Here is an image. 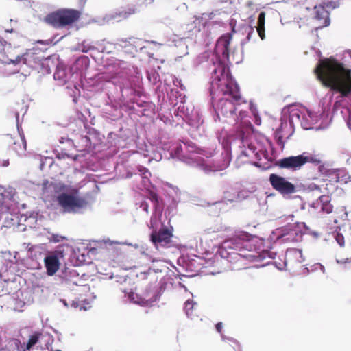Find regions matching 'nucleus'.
I'll return each instance as SVG.
<instances>
[{
    "mask_svg": "<svg viewBox=\"0 0 351 351\" xmlns=\"http://www.w3.org/2000/svg\"><path fill=\"white\" fill-rule=\"evenodd\" d=\"M231 38V35L226 34L221 36L216 43L215 53L210 59L211 82L209 93L212 102L216 95H223L214 106L216 112L215 121H220L222 117L225 122L233 126H244V130L239 132V136L243 139L252 130L253 126L250 121L244 119L247 112L241 109V106L245 101L242 100L239 85L233 79L228 64Z\"/></svg>",
    "mask_w": 351,
    "mask_h": 351,
    "instance_id": "nucleus-1",
    "label": "nucleus"
},
{
    "mask_svg": "<svg viewBox=\"0 0 351 351\" xmlns=\"http://www.w3.org/2000/svg\"><path fill=\"white\" fill-rule=\"evenodd\" d=\"M322 85L330 88L329 93L322 99V119L316 130L327 128L332 118H329L332 99L337 94L332 108V114L341 115L351 130V69L332 57L320 59L314 69Z\"/></svg>",
    "mask_w": 351,
    "mask_h": 351,
    "instance_id": "nucleus-2",
    "label": "nucleus"
},
{
    "mask_svg": "<svg viewBox=\"0 0 351 351\" xmlns=\"http://www.w3.org/2000/svg\"><path fill=\"white\" fill-rule=\"evenodd\" d=\"M133 69V72L130 75L122 73L112 80L99 82L97 86L99 88H104V87L118 86L121 96L125 100L136 104L138 107H148L150 104L140 99L143 95L141 75L137 69L134 68Z\"/></svg>",
    "mask_w": 351,
    "mask_h": 351,
    "instance_id": "nucleus-3",
    "label": "nucleus"
},
{
    "mask_svg": "<svg viewBox=\"0 0 351 351\" xmlns=\"http://www.w3.org/2000/svg\"><path fill=\"white\" fill-rule=\"evenodd\" d=\"M182 143H178L173 145L169 151V156H165L168 159H178L184 163L191 167L198 168L205 173H209L212 171H220L223 169L221 167L214 169L212 167L207 165L203 158L200 156L204 151L198 147L196 143L189 139L182 141ZM224 167V168H226Z\"/></svg>",
    "mask_w": 351,
    "mask_h": 351,
    "instance_id": "nucleus-4",
    "label": "nucleus"
},
{
    "mask_svg": "<svg viewBox=\"0 0 351 351\" xmlns=\"http://www.w3.org/2000/svg\"><path fill=\"white\" fill-rule=\"evenodd\" d=\"M293 218L294 216L293 215H283L278 218L280 223L284 221H287V223L273 232L274 234H277V240L281 239L284 243L299 242L302 241L304 234L302 228H305L306 224L299 222L291 223L293 221Z\"/></svg>",
    "mask_w": 351,
    "mask_h": 351,
    "instance_id": "nucleus-5",
    "label": "nucleus"
},
{
    "mask_svg": "<svg viewBox=\"0 0 351 351\" xmlns=\"http://www.w3.org/2000/svg\"><path fill=\"white\" fill-rule=\"evenodd\" d=\"M254 237L247 232L240 231L236 232L231 238L224 241L219 250L220 256L223 258H228L232 254H237L247 257V254H241L237 252L248 249L249 242Z\"/></svg>",
    "mask_w": 351,
    "mask_h": 351,
    "instance_id": "nucleus-6",
    "label": "nucleus"
},
{
    "mask_svg": "<svg viewBox=\"0 0 351 351\" xmlns=\"http://www.w3.org/2000/svg\"><path fill=\"white\" fill-rule=\"evenodd\" d=\"M81 13L74 9H59L48 14L44 22L56 29H62L77 22Z\"/></svg>",
    "mask_w": 351,
    "mask_h": 351,
    "instance_id": "nucleus-7",
    "label": "nucleus"
},
{
    "mask_svg": "<svg viewBox=\"0 0 351 351\" xmlns=\"http://www.w3.org/2000/svg\"><path fill=\"white\" fill-rule=\"evenodd\" d=\"M291 108H292V106H287V110H286V108L283 109V116L280 119V125L276 129V130L274 132V137L276 141L278 143V145L281 147V148H283L285 146L282 132L284 129L288 125L287 118L285 116L286 113L289 112V123L290 126L292 128H293V125L295 123H300L301 121L303 116L298 110L293 109L290 110Z\"/></svg>",
    "mask_w": 351,
    "mask_h": 351,
    "instance_id": "nucleus-8",
    "label": "nucleus"
},
{
    "mask_svg": "<svg viewBox=\"0 0 351 351\" xmlns=\"http://www.w3.org/2000/svg\"><path fill=\"white\" fill-rule=\"evenodd\" d=\"M171 104L173 106V114L176 118H181L184 121L191 114L194 107L191 104L186 103V96L178 91H171Z\"/></svg>",
    "mask_w": 351,
    "mask_h": 351,
    "instance_id": "nucleus-9",
    "label": "nucleus"
},
{
    "mask_svg": "<svg viewBox=\"0 0 351 351\" xmlns=\"http://www.w3.org/2000/svg\"><path fill=\"white\" fill-rule=\"evenodd\" d=\"M339 5L340 0H322L319 5L315 6V19L319 23L315 29H322L330 25V14L326 8L333 10L338 8Z\"/></svg>",
    "mask_w": 351,
    "mask_h": 351,
    "instance_id": "nucleus-10",
    "label": "nucleus"
},
{
    "mask_svg": "<svg viewBox=\"0 0 351 351\" xmlns=\"http://www.w3.org/2000/svg\"><path fill=\"white\" fill-rule=\"evenodd\" d=\"M172 232L165 226H162L159 230H153L150 234V241L156 250L163 252V250L169 248L172 245Z\"/></svg>",
    "mask_w": 351,
    "mask_h": 351,
    "instance_id": "nucleus-11",
    "label": "nucleus"
},
{
    "mask_svg": "<svg viewBox=\"0 0 351 351\" xmlns=\"http://www.w3.org/2000/svg\"><path fill=\"white\" fill-rule=\"evenodd\" d=\"M165 289V284H149L142 291L143 306H149L158 301Z\"/></svg>",
    "mask_w": 351,
    "mask_h": 351,
    "instance_id": "nucleus-12",
    "label": "nucleus"
},
{
    "mask_svg": "<svg viewBox=\"0 0 351 351\" xmlns=\"http://www.w3.org/2000/svg\"><path fill=\"white\" fill-rule=\"evenodd\" d=\"M272 187L283 196L293 194L297 192L296 186L285 178L276 173H271L269 178Z\"/></svg>",
    "mask_w": 351,
    "mask_h": 351,
    "instance_id": "nucleus-13",
    "label": "nucleus"
},
{
    "mask_svg": "<svg viewBox=\"0 0 351 351\" xmlns=\"http://www.w3.org/2000/svg\"><path fill=\"white\" fill-rule=\"evenodd\" d=\"M137 9L133 7H130L127 10L121 11L119 12L106 14L104 16H97L89 19V23H94L99 25H104L110 23L114 21H120L122 19H126L131 14L137 12Z\"/></svg>",
    "mask_w": 351,
    "mask_h": 351,
    "instance_id": "nucleus-14",
    "label": "nucleus"
},
{
    "mask_svg": "<svg viewBox=\"0 0 351 351\" xmlns=\"http://www.w3.org/2000/svg\"><path fill=\"white\" fill-rule=\"evenodd\" d=\"M244 130V126H234L235 135L226 136L219 138L221 142L223 149H224L226 156L230 154L231 146L232 145H237V144L244 145L245 141L247 138L248 136L251 134L252 130L245 134V138L241 139L239 136V132Z\"/></svg>",
    "mask_w": 351,
    "mask_h": 351,
    "instance_id": "nucleus-15",
    "label": "nucleus"
},
{
    "mask_svg": "<svg viewBox=\"0 0 351 351\" xmlns=\"http://www.w3.org/2000/svg\"><path fill=\"white\" fill-rule=\"evenodd\" d=\"M59 205H60L65 212H71L75 208H82L84 206V201L73 195L62 193L57 198Z\"/></svg>",
    "mask_w": 351,
    "mask_h": 351,
    "instance_id": "nucleus-16",
    "label": "nucleus"
},
{
    "mask_svg": "<svg viewBox=\"0 0 351 351\" xmlns=\"http://www.w3.org/2000/svg\"><path fill=\"white\" fill-rule=\"evenodd\" d=\"M302 160L303 158L301 157V154L298 156H290L277 160L276 165L282 169L297 171L303 166Z\"/></svg>",
    "mask_w": 351,
    "mask_h": 351,
    "instance_id": "nucleus-17",
    "label": "nucleus"
},
{
    "mask_svg": "<svg viewBox=\"0 0 351 351\" xmlns=\"http://www.w3.org/2000/svg\"><path fill=\"white\" fill-rule=\"evenodd\" d=\"M47 274L49 276L54 275L60 268V263L57 254L53 253L47 256L44 259Z\"/></svg>",
    "mask_w": 351,
    "mask_h": 351,
    "instance_id": "nucleus-18",
    "label": "nucleus"
},
{
    "mask_svg": "<svg viewBox=\"0 0 351 351\" xmlns=\"http://www.w3.org/2000/svg\"><path fill=\"white\" fill-rule=\"evenodd\" d=\"M150 199L154 203V213L150 219L151 227L153 228L154 225L158 221V217H160L162 215L163 207L162 201L156 193L152 192L150 193Z\"/></svg>",
    "mask_w": 351,
    "mask_h": 351,
    "instance_id": "nucleus-19",
    "label": "nucleus"
},
{
    "mask_svg": "<svg viewBox=\"0 0 351 351\" xmlns=\"http://www.w3.org/2000/svg\"><path fill=\"white\" fill-rule=\"evenodd\" d=\"M114 242L110 240H89V254H97L107 243L112 245Z\"/></svg>",
    "mask_w": 351,
    "mask_h": 351,
    "instance_id": "nucleus-20",
    "label": "nucleus"
},
{
    "mask_svg": "<svg viewBox=\"0 0 351 351\" xmlns=\"http://www.w3.org/2000/svg\"><path fill=\"white\" fill-rule=\"evenodd\" d=\"M185 122H186L191 127L199 129V128L203 123L204 121L199 112L197 110H195L194 108Z\"/></svg>",
    "mask_w": 351,
    "mask_h": 351,
    "instance_id": "nucleus-21",
    "label": "nucleus"
},
{
    "mask_svg": "<svg viewBox=\"0 0 351 351\" xmlns=\"http://www.w3.org/2000/svg\"><path fill=\"white\" fill-rule=\"evenodd\" d=\"M319 172L324 176L329 178L330 182L337 183L338 181L335 177L337 175V169L329 168L325 165H321L318 167Z\"/></svg>",
    "mask_w": 351,
    "mask_h": 351,
    "instance_id": "nucleus-22",
    "label": "nucleus"
},
{
    "mask_svg": "<svg viewBox=\"0 0 351 351\" xmlns=\"http://www.w3.org/2000/svg\"><path fill=\"white\" fill-rule=\"evenodd\" d=\"M301 157L303 158V165L306 163H311L314 165H321L322 159L319 154H315L310 152H303L301 154Z\"/></svg>",
    "mask_w": 351,
    "mask_h": 351,
    "instance_id": "nucleus-23",
    "label": "nucleus"
},
{
    "mask_svg": "<svg viewBox=\"0 0 351 351\" xmlns=\"http://www.w3.org/2000/svg\"><path fill=\"white\" fill-rule=\"evenodd\" d=\"M26 141L23 134H20L18 140L13 143L12 149L18 154L26 150Z\"/></svg>",
    "mask_w": 351,
    "mask_h": 351,
    "instance_id": "nucleus-24",
    "label": "nucleus"
},
{
    "mask_svg": "<svg viewBox=\"0 0 351 351\" xmlns=\"http://www.w3.org/2000/svg\"><path fill=\"white\" fill-rule=\"evenodd\" d=\"M337 169V175L335 177L339 183L347 184L351 182V176H349L347 171L343 169Z\"/></svg>",
    "mask_w": 351,
    "mask_h": 351,
    "instance_id": "nucleus-25",
    "label": "nucleus"
},
{
    "mask_svg": "<svg viewBox=\"0 0 351 351\" xmlns=\"http://www.w3.org/2000/svg\"><path fill=\"white\" fill-rule=\"evenodd\" d=\"M197 306V303L193 302V300L189 299L184 302V310L186 313V316L189 318L193 319V310L194 308V306Z\"/></svg>",
    "mask_w": 351,
    "mask_h": 351,
    "instance_id": "nucleus-26",
    "label": "nucleus"
},
{
    "mask_svg": "<svg viewBox=\"0 0 351 351\" xmlns=\"http://www.w3.org/2000/svg\"><path fill=\"white\" fill-rule=\"evenodd\" d=\"M53 77L56 80H59L60 84H64L66 82V73L64 69L58 67L54 73Z\"/></svg>",
    "mask_w": 351,
    "mask_h": 351,
    "instance_id": "nucleus-27",
    "label": "nucleus"
},
{
    "mask_svg": "<svg viewBox=\"0 0 351 351\" xmlns=\"http://www.w3.org/2000/svg\"><path fill=\"white\" fill-rule=\"evenodd\" d=\"M125 296L128 297L131 302L143 306V304L141 303L143 297L141 294H138L134 292H129L125 294Z\"/></svg>",
    "mask_w": 351,
    "mask_h": 351,
    "instance_id": "nucleus-28",
    "label": "nucleus"
},
{
    "mask_svg": "<svg viewBox=\"0 0 351 351\" xmlns=\"http://www.w3.org/2000/svg\"><path fill=\"white\" fill-rule=\"evenodd\" d=\"M251 154H253L256 158L260 159V154L256 151V148L254 145L252 144L248 145L247 149H242L241 151V154L245 156H250Z\"/></svg>",
    "mask_w": 351,
    "mask_h": 351,
    "instance_id": "nucleus-29",
    "label": "nucleus"
},
{
    "mask_svg": "<svg viewBox=\"0 0 351 351\" xmlns=\"http://www.w3.org/2000/svg\"><path fill=\"white\" fill-rule=\"evenodd\" d=\"M251 154H253L256 158L260 159V154L256 151V148L254 145L252 144L248 145L247 149H242L241 151V154L245 156H250Z\"/></svg>",
    "mask_w": 351,
    "mask_h": 351,
    "instance_id": "nucleus-30",
    "label": "nucleus"
},
{
    "mask_svg": "<svg viewBox=\"0 0 351 351\" xmlns=\"http://www.w3.org/2000/svg\"><path fill=\"white\" fill-rule=\"evenodd\" d=\"M40 336L41 333L38 332H36L32 335H31L26 345L27 350L31 349L34 345H36L38 341Z\"/></svg>",
    "mask_w": 351,
    "mask_h": 351,
    "instance_id": "nucleus-31",
    "label": "nucleus"
},
{
    "mask_svg": "<svg viewBox=\"0 0 351 351\" xmlns=\"http://www.w3.org/2000/svg\"><path fill=\"white\" fill-rule=\"evenodd\" d=\"M244 32L247 35L245 38L242 40L241 42V45L242 47L251 40L252 36L254 32V29L252 26L247 25L244 27Z\"/></svg>",
    "mask_w": 351,
    "mask_h": 351,
    "instance_id": "nucleus-32",
    "label": "nucleus"
},
{
    "mask_svg": "<svg viewBox=\"0 0 351 351\" xmlns=\"http://www.w3.org/2000/svg\"><path fill=\"white\" fill-rule=\"evenodd\" d=\"M289 252L295 257L298 263H302L305 261V258L302 254V250L301 249L293 248L290 250Z\"/></svg>",
    "mask_w": 351,
    "mask_h": 351,
    "instance_id": "nucleus-33",
    "label": "nucleus"
},
{
    "mask_svg": "<svg viewBox=\"0 0 351 351\" xmlns=\"http://www.w3.org/2000/svg\"><path fill=\"white\" fill-rule=\"evenodd\" d=\"M176 46L178 47L181 49V52L183 53V55L188 54V47L186 43V38H181L178 41V43L176 44Z\"/></svg>",
    "mask_w": 351,
    "mask_h": 351,
    "instance_id": "nucleus-34",
    "label": "nucleus"
},
{
    "mask_svg": "<svg viewBox=\"0 0 351 351\" xmlns=\"http://www.w3.org/2000/svg\"><path fill=\"white\" fill-rule=\"evenodd\" d=\"M136 169L138 172L140 173V175L142 176L143 178L148 179L149 177L151 176V173L148 169L142 165L137 166Z\"/></svg>",
    "mask_w": 351,
    "mask_h": 351,
    "instance_id": "nucleus-35",
    "label": "nucleus"
},
{
    "mask_svg": "<svg viewBox=\"0 0 351 351\" xmlns=\"http://www.w3.org/2000/svg\"><path fill=\"white\" fill-rule=\"evenodd\" d=\"M302 128L304 130H311L313 128L311 126V123H309L307 118H306L304 116H302V120L300 122Z\"/></svg>",
    "mask_w": 351,
    "mask_h": 351,
    "instance_id": "nucleus-36",
    "label": "nucleus"
},
{
    "mask_svg": "<svg viewBox=\"0 0 351 351\" xmlns=\"http://www.w3.org/2000/svg\"><path fill=\"white\" fill-rule=\"evenodd\" d=\"M257 26H265V13L263 11L259 12L258 16Z\"/></svg>",
    "mask_w": 351,
    "mask_h": 351,
    "instance_id": "nucleus-37",
    "label": "nucleus"
},
{
    "mask_svg": "<svg viewBox=\"0 0 351 351\" xmlns=\"http://www.w3.org/2000/svg\"><path fill=\"white\" fill-rule=\"evenodd\" d=\"M335 239L337 243L340 245V247L344 246V237L342 234L339 232L336 233L335 235Z\"/></svg>",
    "mask_w": 351,
    "mask_h": 351,
    "instance_id": "nucleus-38",
    "label": "nucleus"
},
{
    "mask_svg": "<svg viewBox=\"0 0 351 351\" xmlns=\"http://www.w3.org/2000/svg\"><path fill=\"white\" fill-rule=\"evenodd\" d=\"M256 32H257L259 37L261 38V39L264 40L265 38V26L264 27L256 26Z\"/></svg>",
    "mask_w": 351,
    "mask_h": 351,
    "instance_id": "nucleus-39",
    "label": "nucleus"
},
{
    "mask_svg": "<svg viewBox=\"0 0 351 351\" xmlns=\"http://www.w3.org/2000/svg\"><path fill=\"white\" fill-rule=\"evenodd\" d=\"M322 210L326 213H330L332 211V206L328 202L322 206Z\"/></svg>",
    "mask_w": 351,
    "mask_h": 351,
    "instance_id": "nucleus-40",
    "label": "nucleus"
},
{
    "mask_svg": "<svg viewBox=\"0 0 351 351\" xmlns=\"http://www.w3.org/2000/svg\"><path fill=\"white\" fill-rule=\"evenodd\" d=\"M89 136L95 135L98 140H101V134L95 128L89 127Z\"/></svg>",
    "mask_w": 351,
    "mask_h": 351,
    "instance_id": "nucleus-41",
    "label": "nucleus"
},
{
    "mask_svg": "<svg viewBox=\"0 0 351 351\" xmlns=\"http://www.w3.org/2000/svg\"><path fill=\"white\" fill-rule=\"evenodd\" d=\"M313 267L312 269L313 271H315V270L317 269L318 268H320V270L322 271L323 274L326 273L325 267L319 263H317L314 264L313 265Z\"/></svg>",
    "mask_w": 351,
    "mask_h": 351,
    "instance_id": "nucleus-42",
    "label": "nucleus"
},
{
    "mask_svg": "<svg viewBox=\"0 0 351 351\" xmlns=\"http://www.w3.org/2000/svg\"><path fill=\"white\" fill-rule=\"evenodd\" d=\"M136 3L138 5H147L148 4H151L154 2V0H135Z\"/></svg>",
    "mask_w": 351,
    "mask_h": 351,
    "instance_id": "nucleus-43",
    "label": "nucleus"
},
{
    "mask_svg": "<svg viewBox=\"0 0 351 351\" xmlns=\"http://www.w3.org/2000/svg\"><path fill=\"white\" fill-rule=\"evenodd\" d=\"M319 199V201H320V202L322 204V206L324 204H328L330 201L329 197L326 196V195H322V196H320Z\"/></svg>",
    "mask_w": 351,
    "mask_h": 351,
    "instance_id": "nucleus-44",
    "label": "nucleus"
},
{
    "mask_svg": "<svg viewBox=\"0 0 351 351\" xmlns=\"http://www.w3.org/2000/svg\"><path fill=\"white\" fill-rule=\"evenodd\" d=\"M221 339H222L223 341L228 340V341H232V342H233V343H234L237 344V345L239 346V343H238V342H237V341L236 339H234V338H232V337H226L225 335H223V334L221 335Z\"/></svg>",
    "mask_w": 351,
    "mask_h": 351,
    "instance_id": "nucleus-45",
    "label": "nucleus"
},
{
    "mask_svg": "<svg viewBox=\"0 0 351 351\" xmlns=\"http://www.w3.org/2000/svg\"><path fill=\"white\" fill-rule=\"evenodd\" d=\"M173 84L175 86H180L182 90H184V87L182 83V80H180V79H178V78H176L174 80H173Z\"/></svg>",
    "mask_w": 351,
    "mask_h": 351,
    "instance_id": "nucleus-46",
    "label": "nucleus"
},
{
    "mask_svg": "<svg viewBox=\"0 0 351 351\" xmlns=\"http://www.w3.org/2000/svg\"><path fill=\"white\" fill-rule=\"evenodd\" d=\"M88 178H89V183L90 182H93L94 188H95V189H97V191L99 190V187L95 184V179L93 178V175L89 173Z\"/></svg>",
    "mask_w": 351,
    "mask_h": 351,
    "instance_id": "nucleus-47",
    "label": "nucleus"
},
{
    "mask_svg": "<svg viewBox=\"0 0 351 351\" xmlns=\"http://www.w3.org/2000/svg\"><path fill=\"white\" fill-rule=\"evenodd\" d=\"M140 207L143 209V210L148 213L149 205L147 202H143Z\"/></svg>",
    "mask_w": 351,
    "mask_h": 351,
    "instance_id": "nucleus-48",
    "label": "nucleus"
},
{
    "mask_svg": "<svg viewBox=\"0 0 351 351\" xmlns=\"http://www.w3.org/2000/svg\"><path fill=\"white\" fill-rule=\"evenodd\" d=\"M138 41H135L134 40L133 41V43H130V42H129V44L132 46V49L130 51L131 53H133L134 52H137L138 51V47L136 45H135V44L137 43Z\"/></svg>",
    "mask_w": 351,
    "mask_h": 351,
    "instance_id": "nucleus-49",
    "label": "nucleus"
},
{
    "mask_svg": "<svg viewBox=\"0 0 351 351\" xmlns=\"http://www.w3.org/2000/svg\"><path fill=\"white\" fill-rule=\"evenodd\" d=\"M188 6L185 3H182L179 7L177 8V10L181 12H186Z\"/></svg>",
    "mask_w": 351,
    "mask_h": 351,
    "instance_id": "nucleus-50",
    "label": "nucleus"
},
{
    "mask_svg": "<svg viewBox=\"0 0 351 351\" xmlns=\"http://www.w3.org/2000/svg\"><path fill=\"white\" fill-rule=\"evenodd\" d=\"M0 212L1 213H8L9 212V208L8 206H5V205H1L0 206Z\"/></svg>",
    "mask_w": 351,
    "mask_h": 351,
    "instance_id": "nucleus-51",
    "label": "nucleus"
},
{
    "mask_svg": "<svg viewBox=\"0 0 351 351\" xmlns=\"http://www.w3.org/2000/svg\"><path fill=\"white\" fill-rule=\"evenodd\" d=\"M222 328H223V324H222V322H218V323L215 325L216 330H217L218 332H219V333L221 332Z\"/></svg>",
    "mask_w": 351,
    "mask_h": 351,
    "instance_id": "nucleus-52",
    "label": "nucleus"
},
{
    "mask_svg": "<svg viewBox=\"0 0 351 351\" xmlns=\"http://www.w3.org/2000/svg\"><path fill=\"white\" fill-rule=\"evenodd\" d=\"M195 26V28L193 30V33L191 34L190 35L193 36V34H197V33H199L200 32V29L199 28H197L196 27V25H195V21H193V24H192L191 25H193Z\"/></svg>",
    "mask_w": 351,
    "mask_h": 351,
    "instance_id": "nucleus-53",
    "label": "nucleus"
},
{
    "mask_svg": "<svg viewBox=\"0 0 351 351\" xmlns=\"http://www.w3.org/2000/svg\"><path fill=\"white\" fill-rule=\"evenodd\" d=\"M162 156L161 154H158V155L155 154V156H154V159L156 161H160L162 160Z\"/></svg>",
    "mask_w": 351,
    "mask_h": 351,
    "instance_id": "nucleus-54",
    "label": "nucleus"
},
{
    "mask_svg": "<svg viewBox=\"0 0 351 351\" xmlns=\"http://www.w3.org/2000/svg\"><path fill=\"white\" fill-rule=\"evenodd\" d=\"M344 55L346 56L349 57L351 59V50H346V51H345Z\"/></svg>",
    "mask_w": 351,
    "mask_h": 351,
    "instance_id": "nucleus-55",
    "label": "nucleus"
},
{
    "mask_svg": "<svg viewBox=\"0 0 351 351\" xmlns=\"http://www.w3.org/2000/svg\"><path fill=\"white\" fill-rule=\"evenodd\" d=\"M263 155L264 156V158L265 159H267L268 158V153L266 150H265L263 152Z\"/></svg>",
    "mask_w": 351,
    "mask_h": 351,
    "instance_id": "nucleus-56",
    "label": "nucleus"
},
{
    "mask_svg": "<svg viewBox=\"0 0 351 351\" xmlns=\"http://www.w3.org/2000/svg\"><path fill=\"white\" fill-rule=\"evenodd\" d=\"M311 234H312L313 237H319V233H318L317 232H315V231H313V232H311Z\"/></svg>",
    "mask_w": 351,
    "mask_h": 351,
    "instance_id": "nucleus-57",
    "label": "nucleus"
},
{
    "mask_svg": "<svg viewBox=\"0 0 351 351\" xmlns=\"http://www.w3.org/2000/svg\"><path fill=\"white\" fill-rule=\"evenodd\" d=\"M94 201H95V197H92L89 195V202H88L89 205L91 204V202H93Z\"/></svg>",
    "mask_w": 351,
    "mask_h": 351,
    "instance_id": "nucleus-58",
    "label": "nucleus"
},
{
    "mask_svg": "<svg viewBox=\"0 0 351 351\" xmlns=\"http://www.w3.org/2000/svg\"><path fill=\"white\" fill-rule=\"evenodd\" d=\"M121 41L124 43V45H121L122 47H128V41L127 40H121Z\"/></svg>",
    "mask_w": 351,
    "mask_h": 351,
    "instance_id": "nucleus-59",
    "label": "nucleus"
},
{
    "mask_svg": "<svg viewBox=\"0 0 351 351\" xmlns=\"http://www.w3.org/2000/svg\"><path fill=\"white\" fill-rule=\"evenodd\" d=\"M88 49H89V51H90L94 50L95 48L94 47H93L92 45H89Z\"/></svg>",
    "mask_w": 351,
    "mask_h": 351,
    "instance_id": "nucleus-60",
    "label": "nucleus"
},
{
    "mask_svg": "<svg viewBox=\"0 0 351 351\" xmlns=\"http://www.w3.org/2000/svg\"><path fill=\"white\" fill-rule=\"evenodd\" d=\"M276 255V254L273 253V252H271L270 253V255H269V257L271 258H274V256Z\"/></svg>",
    "mask_w": 351,
    "mask_h": 351,
    "instance_id": "nucleus-61",
    "label": "nucleus"
},
{
    "mask_svg": "<svg viewBox=\"0 0 351 351\" xmlns=\"http://www.w3.org/2000/svg\"><path fill=\"white\" fill-rule=\"evenodd\" d=\"M94 119H95V118L91 119L90 123H91L92 125H95V123H94Z\"/></svg>",
    "mask_w": 351,
    "mask_h": 351,
    "instance_id": "nucleus-62",
    "label": "nucleus"
},
{
    "mask_svg": "<svg viewBox=\"0 0 351 351\" xmlns=\"http://www.w3.org/2000/svg\"><path fill=\"white\" fill-rule=\"evenodd\" d=\"M89 56H90L92 58L95 59V57H94V56H93L92 53H90V54H89Z\"/></svg>",
    "mask_w": 351,
    "mask_h": 351,
    "instance_id": "nucleus-63",
    "label": "nucleus"
},
{
    "mask_svg": "<svg viewBox=\"0 0 351 351\" xmlns=\"http://www.w3.org/2000/svg\"><path fill=\"white\" fill-rule=\"evenodd\" d=\"M308 117H309L310 118H312V113H311V112H308Z\"/></svg>",
    "mask_w": 351,
    "mask_h": 351,
    "instance_id": "nucleus-64",
    "label": "nucleus"
}]
</instances>
